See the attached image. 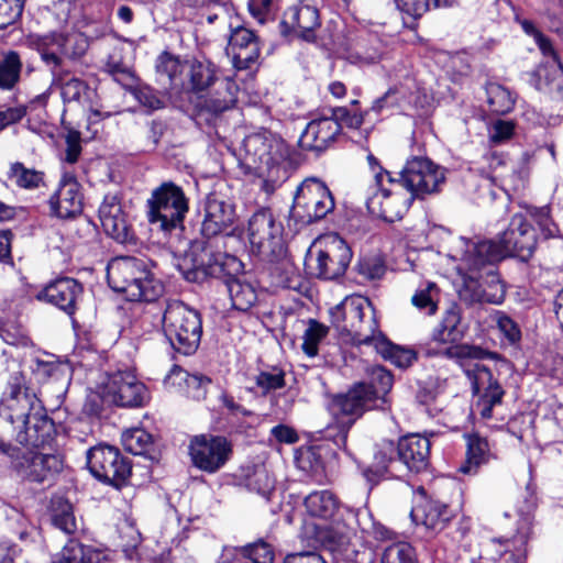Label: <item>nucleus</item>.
<instances>
[{"instance_id":"nucleus-1","label":"nucleus","mask_w":563,"mask_h":563,"mask_svg":"<svg viewBox=\"0 0 563 563\" xmlns=\"http://www.w3.org/2000/svg\"><path fill=\"white\" fill-rule=\"evenodd\" d=\"M235 220L233 203L220 194L211 192L206 198L205 217L201 223V240L191 243L179 271L191 283H203L208 275L230 274L243 269L242 262L227 252L225 233Z\"/></svg>"},{"instance_id":"nucleus-2","label":"nucleus","mask_w":563,"mask_h":563,"mask_svg":"<svg viewBox=\"0 0 563 563\" xmlns=\"http://www.w3.org/2000/svg\"><path fill=\"white\" fill-rule=\"evenodd\" d=\"M0 418L12 426L16 444L42 445L54 441L56 427L36 394L20 373L13 374L0 400Z\"/></svg>"},{"instance_id":"nucleus-3","label":"nucleus","mask_w":563,"mask_h":563,"mask_svg":"<svg viewBox=\"0 0 563 563\" xmlns=\"http://www.w3.org/2000/svg\"><path fill=\"white\" fill-rule=\"evenodd\" d=\"M539 236L536 229L522 213H515L507 229L498 240H468L460 238L455 255L462 264L478 271L486 265H494L506 257L514 256L526 262L537 249Z\"/></svg>"},{"instance_id":"nucleus-4","label":"nucleus","mask_w":563,"mask_h":563,"mask_svg":"<svg viewBox=\"0 0 563 563\" xmlns=\"http://www.w3.org/2000/svg\"><path fill=\"white\" fill-rule=\"evenodd\" d=\"M432 341L449 344L440 353L460 364L471 383L473 394L478 396L476 410L483 419H492L493 410L501 404L505 390L488 367L473 363L486 358L489 352L475 345L456 344L441 323L433 330Z\"/></svg>"},{"instance_id":"nucleus-5","label":"nucleus","mask_w":563,"mask_h":563,"mask_svg":"<svg viewBox=\"0 0 563 563\" xmlns=\"http://www.w3.org/2000/svg\"><path fill=\"white\" fill-rule=\"evenodd\" d=\"M288 156L286 143L275 134L263 131L243 140L239 164L244 174L260 178L262 189L272 194L287 177L285 163Z\"/></svg>"},{"instance_id":"nucleus-6","label":"nucleus","mask_w":563,"mask_h":563,"mask_svg":"<svg viewBox=\"0 0 563 563\" xmlns=\"http://www.w3.org/2000/svg\"><path fill=\"white\" fill-rule=\"evenodd\" d=\"M48 441L38 446L12 444L0 438V454L8 457L11 470L26 483L51 486L64 470V459L57 453H45Z\"/></svg>"},{"instance_id":"nucleus-7","label":"nucleus","mask_w":563,"mask_h":563,"mask_svg":"<svg viewBox=\"0 0 563 563\" xmlns=\"http://www.w3.org/2000/svg\"><path fill=\"white\" fill-rule=\"evenodd\" d=\"M329 313L332 325L350 335L355 344L371 345L380 333L375 309L364 296H346Z\"/></svg>"},{"instance_id":"nucleus-8","label":"nucleus","mask_w":563,"mask_h":563,"mask_svg":"<svg viewBox=\"0 0 563 563\" xmlns=\"http://www.w3.org/2000/svg\"><path fill=\"white\" fill-rule=\"evenodd\" d=\"M146 208L151 225L166 235L184 229L189 199L180 186L173 181H163L152 190Z\"/></svg>"},{"instance_id":"nucleus-9","label":"nucleus","mask_w":563,"mask_h":563,"mask_svg":"<svg viewBox=\"0 0 563 563\" xmlns=\"http://www.w3.org/2000/svg\"><path fill=\"white\" fill-rule=\"evenodd\" d=\"M163 331L170 346L183 355H192L200 345L202 319L199 311L178 300L168 301L163 314Z\"/></svg>"},{"instance_id":"nucleus-10","label":"nucleus","mask_w":563,"mask_h":563,"mask_svg":"<svg viewBox=\"0 0 563 563\" xmlns=\"http://www.w3.org/2000/svg\"><path fill=\"white\" fill-rule=\"evenodd\" d=\"M282 222L277 221L269 208L258 209L249 220L247 234L252 247L269 262H278L283 271L288 274L291 264L286 258Z\"/></svg>"},{"instance_id":"nucleus-11","label":"nucleus","mask_w":563,"mask_h":563,"mask_svg":"<svg viewBox=\"0 0 563 563\" xmlns=\"http://www.w3.org/2000/svg\"><path fill=\"white\" fill-rule=\"evenodd\" d=\"M373 391L365 383L354 385L346 394L338 395L331 402L332 413L336 417V426L327 429V438L332 439L338 448H344L347 433L355 421L366 410L375 408Z\"/></svg>"},{"instance_id":"nucleus-12","label":"nucleus","mask_w":563,"mask_h":563,"mask_svg":"<svg viewBox=\"0 0 563 563\" xmlns=\"http://www.w3.org/2000/svg\"><path fill=\"white\" fill-rule=\"evenodd\" d=\"M351 260L352 251L346 242L338 234H330L319 242L316 255L309 253L305 264L310 275L332 280L345 273Z\"/></svg>"},{"instance_id":"nucleus-13","label":"nucleus","mask_w":563,"mask_h":563,"mask_svg":"<svg viewBox=\"0 0 563 563\" xmlns=\"http://www.w3.org/2000/svg\"><path fill=\"white\" fill-rule=\"evenodd\" d=\"M377 190L367 198L368 211L386 222L400 220L412 202V197L402 192L397 179L388 170L375 175Z\"/></svg>"},{"instance_id":"nucleus-14","label":"nucleus","mask_w":563,"mask_h":563,"mask_svg":"<svg viewBox=\"0 0 563 563\" xmlns=\"http://www.w3.org/2000/svg\"><path fill=\"white\" fill-rule=\"evenodd\" d=\"M335 207L330 189L318 178H307L297 188L291 207L296 221L310 224L323 219Z\"/></svg>"},{"instance_id":"nucleus-15","label":"nucleus","mask_w":563,"mask_h":563,"mask_svg":"<svg viewBox=\"0 0 563 563\" xmlns=\"http://www.w3.org/2000/svg\"><path fill=\"white\" fill-rule=\"evenodd\" d=\"M397 186L404 187L412 199H423L440 191L445 181V169L427 157L408 159L399 173Z\"/></svg>"},{"instance_id":"nucleus-16","label":"nucleus","mask_w":563,"mask_h":563,"mask_svg":"<svg viewBox=\"0 0 563 563\" xmlns=\"http://www.w3.org/2000/svg\"><path fill=\"white\" fill-rule=\"evenodd\" d=\"M90 473L115 488L124 486L132 473L131 461L111 445H98L87 452Z\"/></svg>"},{"instance_id":"nucleus-17","label":"nucleus","mask_w":563,"mask_h":563,"mask_svg":"<svg viewBox=\"0 0 563 563\" xmlns=\"http://www.w3.org/2000/svg\"><path fill=\"white\" fill-rule=\"evenodd\" d=\"M188 452L195 467L213 474L229 461L232 446L224 437L201 434L190 440Z\"/></svg>"},{"instance_id":"nucleus-18","label":"nucleus","mask_w":563,"mask_h":563,"mask_svg":"<svg viewBox=\"0 0 563 563\" xmlns=\"http://www.w3.org/2000/svg\"><path fill=\"white\" fill-rule=\"evenodd\" d=\"M320 25L318 8L309 0H299L285 10L279 29L284 36L294 34L306 42H313Z\"/></svg>"},{"instance_id":"nucleus-19","label":"nucleus","mask_w":563,"mask_h":563,"mask_svg":"<svg viewBox=\"0 0 563 563\" xmlns=\"http://www.w3.org/2000/svg\"><path fill=\"white\" fill-rule=\"evenodd\" d=\"M84 291L82 285L71 277H59L49 282L35 294L38 301L47 302L73 316L77 309V301Z\"/></svg>"},{"instance_id":"nucleus-20","label":"nucleus","mask_w":563,"mask_h":563,"mask_svg":"<svg viewBox=\"0 0 563 563\" xmlns=\"http://www.w3.org/2000/svg\"><path fill=\"white\" fill-rule=\"evenodd\" d=\"M358 530V509L343 508L321 532V540L332 552H344Z\"/></svg>"},{"instance_id":"nucleus-21","label":"nucleus","mask_w":563,"mask_h":563,"mask_svg":"<svg viewBox=\"0 0 563 563\" xmlns=\"http://www.w3.org/2000/svg\"><path fill=\"white\" fill-rule=\"evenodd\" d=\"M108 391L121 407H142L150 400L147 387L132 372H118L108 383Z\"/></svg>"},{"instance_id":"nucleus-22","label":"nucleus","mask_w":563,"mask_h":563,"mask_svg":"<svg viewBox=\"0 0 563 563\" xmlns=\"http://www.w3.org/2000/svg\"><path fill=\"white\" fill-rule=\"evenodd\" d=\"M229 48L233 55V65L238 69H249L257 64L261 55L260 37L243 25L230 23Z\"/></svg>"},{"instance_id":"nucleus-23","label":"nucleus","mask_w":563,"mask_h":563,"mask_svg":"<svg viewBox=\"0 0 563 563\" xmlns=\"http://www.w3.org/2000/svg\"><path fill=\"white\" fill-rule=\"evenodd\" d=\"M52 212L60 219L79 214L82 210V195L76 177L65 172L56 192L49 199Z\"/></svg>"},{"instance_id":"nucleus-24","label":"nucleus","mask_w":563,"mask_h":563,"mask_svg":"<svg viewBox=\"0 0 563 563\" xmlns=\"http://www.w3.org/2000/svg\"><path fill=\"white\" fill-rule=\"evenodd\" d=\"M239 86L231 77H220L207 89L198 102L200 111L218 115L233 108L238 101Z\"/></svg>"},{"instance_id":"nucleus-25","label":"nucleus","mask_w":563,"mask_h":563,"mask_svg":"<svg viewBox=\"0 0 563 563\" xmlns=\"http://www.w3.org/2000/svg\"><path fill=\"white\" fill-rule=\"evenodd\" d=\"M430 441L420 434H408L396 443L397 457L408 471L420 473L428 468L430 463Z\"/></svg>"},{"instance_id":"nucleus-26","label":"nucleus","mask_w":563,"mask_h":563,"mask_svg":"<svg viewBox=\"0 0 563 563\" xmlns=\"http://www.w3.org/2000/svg\"><path fill=\"white\" fill-rule=\"evenodd\" d=\"M99 219L104 232L113 240L125 243L130 238V225L117 195L108 194L99 207Z\"/></svg>"},{"instance_id":"nucleus-27","label":"nucleus","mask_w":563,"mask_h":563,"mask_svg":"<svg viewBox=\"0 0 563 563\" xmlns=\"http://www.w3.org/2000/svg\"><path fill=\"white\" fill-rule=\"evenodd\" d=\"M340 134V126L330 117L310 121L301 133L298 144L302 151L322 152Z\"/></svg>"},{"instance_id":"nucleus-28","label":"nucleus","mask_w":563,"mask_h":563,"mask_svg":"<svg viewBox=\"0 0 563 563\" xmlns=\"http://www.w3.org/2000/svg\"><path fill=\"white\" fill-rule=\"evenodd\" d=\"M551 59L531 74L534 88L555 98H563V63L553 48V54L543 55Z\"/></svg>"},{"instance_id":"nucleus-29","label":"nucleus","mask_w":563,"mask_h":563,"mask_svg":"<svg viewBox=\"0 0 563 563\" xmlns=\"http://www.w3.org/2000/svg\"><path fill=\"white\" fill-rule=\"evenodd\" d=\"M528 541V532L518 530L511 537L492 538L486 547L492 555V560L505 558L504 563H526Z\"/></svg>"},{"instance_id":"nucleus-30","label":"nucleus","mask_w":563,"mask_h":563,"mask_svg":"<svg viewBox=\"0 0 563 563\" xmlns=\"http://www.w3.org/2000/svg\"><path fill=\"white\" fill-rule=\"evenodd\" d=\"M141 268L142 274L134 276L120 294L130 301L153 302L164 294V285L155 277L147 262Z\"/></svg>"},{"instance_id":"nucleus-31","label":"nucleus","mask_w":563,"mask_h":563,"mask_svg":"<svg viewBox=\"0 0 563 563\" xmlns=\"http://www.w3.org/2000/svg\"><path fill=\"white\" fill-rule=\"evenodd\" d=\"M398 463L400 462L397 457L396 443L390 440H383L378 443L373 464L363 471V476L369 484V490L386 475H394L395 466Z\"/></svg>"},{"instance_id":"nucleus-32","label":"nucleus","mask_w":563,"mask_h":563,"mask_svg":"<svg viewBox=\"0 0 563 563\" xmlns=\"http://www.w3.org/2000/svg\"><path fill=\"white\" fill-rule=\"evenodd\" d=\"M64 37L60 32L30 36V45L41 56L51 74L65 67Z\"/></svg>"},{"instance_id":"nucleus-33","label":"nucleus","mask_w":563,"mask_h":563,"mask_svg":"<svg viewBox=\"0 0 563 563\" xmlns=\"http://www.w3.org/2000/svg\"><path fill=\"white\" fill-rule=\"evenodd\" d=\"M492 280L494 282V291L484 289V286L477 278L472 276L465 277L463 286L459 290L461 300L468 305L483 302L500 305L506 296L505 285L498 274H493Z\"/></svg>"},{"instance_id":"nucleus-34","label":"nucleus","mask_w":563,"mask_h":563,"mask_svg":"<svg viewBox=\"0 0 563 563\" xmlns=\"http://www.w3.org/2000/svg\"><path fill=\"white\" fill-rule=\"evenodd\" d=\"M242 269L240 271V273ZM239 272L225 273L219 275H208V277L223 278L227 286L232 307L239 311H249L257 301V291L254 285L246 282L243 277L236 276Z\"/></svg>"},{"instance_id":"nucleus-35","label":"nucleus","mask_w":563,"mask_h":563,"mask_svg":"<svg viewBox=\"0 0 563 563\" xmlns=\"http://www.w3.org/2000/svg\"><path fill=\"white\" fill-rule=\"evenodd\" d=\"M146 261L137 257L122 256L110 261L107 267L109 286L121 292L134 276L142 274V266Z\"/></svg>"},{"instance_id":"nucleus-36","label":"nucleus","mask_w":563,"mask_h":563,"mask_svg":"<svg viewBox=\"0 0 563 563\" xmlns=\"http://www.w3.org/2000/svg\"><path fill=\"white\" fill-rule=\"evenodd\" d=\"M306 512L313 518L332 520L347 506L341 505L336 495L330 489L313 490L303 500Z\"/></svg>"},{"instance_id":"nucleus-37","label":"nucleus","mask_w":563,"mask_h":563,"mask_svg":"<svg viewBox=\"0 0 563 563\" xmlns=\"http://www.w3.org/2000/svg\"><path fill=\"white\" fill-rule=\"evenodd\" d=\"M413 521L433 532L443 530L451 519L449 507L440 501L429 500L411 510Z\"/></svg>"},{"instance_id":"nucleus-38","label":"nucleus","mask_w":563,"mask_h":563,"mask_svg":"<svg viewBox=\"0 0 563 563\" xmlns=\"http://www.w3.org/2000/svg\"><path fill=\"white\" fill-rule=\"evenodd\" d=\"M464 438L466 441V459L459 471L466 475H474L482 464L488 462V442L477 433L465 434Z\"/></svg>"},{"instance_id":"nucleus-39","label":"nucleus","mask_w":563,"mask_h":563,"mask_svg":"<svg viewBox=\"0 0 563 563\" xmlns=\"http://www.w3.org/2000/svg\"><path fill=\"white\" fill-rule=\"evenodd\" d=\"M23 62L21 55L13 49L0 51V91H12L21 80Z\"/></svg>"},{"instance_id":"nucleus-40","label":"nucleus","mask_w":563,"mask_h":563,"mask_svg":"<svg viewBox=\"0 0 563 563\" xmlns=\"http://www.w3.org/2000/svg\"><path fill=\"white\" fill-rule=\"evenodd\" d=\"M51 521L54 527L66 534H73L77 530V520L71 503L63 495L52 496L48 506Z\"/></svg>"},{"instance_id":"nucleus-41","label":"nucleus","mask_w":563,"mask_h":563,"mask_svg":"<svg viewBox=\"0 0 563 563\" xmlns=\"http://www.w3.org/2000/svg\"><path fill=\"white\" fill-rule=\"evenodd\" d=\"M187 68L190 89L195 93L206 91L220 78L217 66L209 59H194Z\"/></svg>"},{"instance_id":"nucleus-42","label":"nucleus","mask_w":563,"mask_h":563,"mask_svg":"<svg viewBox=\"0 0 563 563\" xmlns=\"http://www.w3.org/2000/svg\"><path fill=\"white\" fill-rule=\"evenodd\" d=\"M52 87L59 90L64 103L79 102L87 92V85L80 78L62 68L52 73Z\"/></svg>"},{"instance_id":"nucleus-43","label":"nucleus","mask_w":563,"mask_h":563,"mask_svg":"<svg viewBox=\"0 0 563 563\" xmlns=\"http://www.w3.org/2000/svg\"><path fill=\"white\" fill-rule=\"evenodd\" d=\"M101 560L102 553L99 550L69 540L51 563H100Z\"/></svg>"},{"instance_id":"nucleus-44","label":"nucleus","mask_w":563,"mask_h":563,"mask_svg":"<svg viewBox=\"0 0 563 563\" xmlns=\"http://www.w3.org/2000/svg\"><path fill=\"white\" fill-rule=\"evenodd\" d=\"M188 63L178 56L163 52L156 58L155 69L158 79L170 87H178L181 84L180 75L187 68Z\"/></svg>"},{"instance_id":"nucleus-45","label":"nucleus","mask_w":563,"mask_h":563,"mask_svg":"<svg viewBox=\"0 0 563 563\" xmlns=\"http://www.w3.org/2000/svg\"><path fill=\"white\" fill-rule=\"evenodd\" d=\"M377 353L384 358L389 360L400 368L409 367L416 360V353L393 344L382 332L371 343Z\"/></svg>"},{"instance_id":"nucleus-46","label":"nucleus","mask_w":563,"mask_h":563,"mask_svg":"<svg viewBox=\"0 0 563 563\" xmlns=\"http://www.w3.org/2000/svg\"><path fill=\"white\" fill-rule=\"evenodd\" d=\"M369 384L366 387L373 391V402L377 405V400L385 401V396L390 391L394 383L391 373L383 366L375 365L371 367Z\"/></svg>"},{"instance_id":"nucleus-47","label":"nucleus","mask_w":563,"mask_h":563,"mask_svg":"<svg viewBox=\"0 0 563 563\" xmlns=\"http://www.w3.org/2000/svg\"><path fill=\"white\" fill-rule=\"evenodd\" d=\"M396 8L404 14L418 19L421 18L431 8H449L455 0H394Z\"/></svg>"},{"instance_id":"nucleus-48","label":"nucleus","mask_w":563,"mask_h":563,"mask_svg":"<svg viewBox=\"0 0 563 563\" xmlns=\"http://www.w3.org/2000/svg\"><path fill=\"white\" fill-rule=\"evenodd\" d=\"M122 444L128 452L134 455H144L153 446V437L142 428H134L123 432Z\"/></svg>"},{"instance_id":"nucleus-49","label":"nucleus","mask_w":563,"mask_h":563,"mask_svg":"<svg viewBox=\"0 0 563 563\" xmlns=\"http://www.w3.org/2000/svg\"><path fill=\"white\" fill-rule=\"evenodd\" d=\"M487 102L492 112L505 114L512 110L515 99L511 92L498 84H489L486 88Z\"/></svg>"},{"instance_id":"nucleus-50","label":"nucleus","mask_w":563,"mask_h":563,"mask_svg":"<svg viewBox=\"0 0 563 563\" xmlns=\"http://www.w3.org/2000/svg\"><path fill=\"white\" fill-rule=\"evenodd\" d=\"M360 531L364 537H372L377 541L390 540L393 532L380 522H377L367 508L358 509Z\"/></svg>"},{"instance_id":"nucleus-51","label":"nucleus","mask_w":563,"mask_h":563,"mask_svg":"<svg viewBox=\"0 0 563 563\" xmlns=\"http://www.w3.org/2000/svg\"><path fill=\"white\" fill-rule=\"evenodd\" d=\"M245 486L250 492H254L265 499H268L274 490V479L271 477L265 466L258 465L245 477Z\"/></svg>"},{"instance_id":"nucleus-52","label":"nucleus","mask_w":563,"mask_h":563,"mask_svg":"<svg viewBox=\"0 0 563 563\" xmlns=\"http://www.w3.org/2000/svg\"><path fill=\"white\" fill-rule=\"evenodd\" d=\"M8 176L16 186L25 189L37 188L43 181V173L26 168L19 162L11 165Z\"/></svg>"},{"instance_id":"nucleus-53","label":"nucleus","mask_w":563,"mask_h":563,"mask_svg":"<svg viewBox=\"0 0 563 563\" xmlns=\"http://www.w3.org/2000/svg\"><path fill=\"white\" fill-rule=\"evenodd\" d=\"M527 213L533 220V222L538 225V229L540 231V236L543 240L554 238L558 234L559 229L550 217V207L549 206L529 207L527 209Z\"/></svg>"},{"instance_id":"nucleus-54","label":"nucleus","mask_w":563,"mask_h":563,"mask_svg":"<svg viewBox=\"0 0 563 563\" xmlns=\"http://www.w3.org/2000/svg\"><path fill=\"white\" fill-rule=\"evenodd\" d=\"M328 333V328L316 320H310L308 328L305 330L302 335V351L309 356L313 357L318 354L319 343Z\"/></svg>"},{"instance_id":"nucleus-55","label":"nucleus","mask_w":563,"mask_h":563,"mask_svg":"<svg viewBox=\"0 0 563 563\" xmlns=\"http://www.w3.org/2000/svg\"><path fill=\"white\" fill-rule=\"evenodd\" d=\"M382 563H418L415 549L407 542L388 545L382 555Z\"/></svg>"},{"instance_id":"nucleus-56","label":"nucleus","mask_w":563,"mask_h":563,"mask_svg":"<svg viewBox=\"0 0 563 563\" xmlns=\"http://www.w3.org/2000/svg\"><path fill=\"white\" fill-rule=\"evenodd\" d=\"M239 551L249 563H273L275 556L273 547L264 540L242 547Z\"/></svg>"},{"instance_id":"nucleus-57","label":"nucleus","mask_w":563,"mask_h":563,"mask_svg":"<svg viewBox=\"0 0 563 563\" xmlns=\"http://www.w3.org/2000/svg\"><path fill=\"white\" fill-rule=\"evenodd\" d=\"M64 37V57L68 59H79L82 57L88 47V34L84 32L63 33Z\"/></svg>"},{"instance_id":"nucleus-58","label":"nucleus","mask_w":563,"mask_h":563,"mask_svg":"<svg viewBox=\"0 0 563 563\" xmlns=\"http://www.w3.org/2000/svg\"><path fill=\"white\" fill-rule=\"evenodd\" d=\"M199 11L208 24H213L217 20L231 16L233 8L230 0H202Z\"/></svg>"},{"instance_id":"nucleus-59","label":"nucleus","mask_w":563,"mask_h":563,"mask_svg":"<svg viewBox=\"0 0 563 563\" xmlns=\"http://www.w3.org/2000/svg\"><path fill=\"white\" fill-rule=\"evenodd\" d=\"M507 157L496 151H486L475 163L476 169L485 177L500 176L497 172L506 165Z\"/></svg>"},{"instance_id":"nucleus-60","label":"nucleus","mask_w":563,"mask_h":563,"mask_svg":"<svg viewBox=\"0 0 563 563\" xmlns=\"http://www.w3.org/2000/svg\"><path fill=\"white\" fill-rule=\"evenodd\" d=\"M255 383L263 394H267L285 386V373L279 368L263 371L256 375Z\"/></svg>"},{"instance_id":"nucleus-61","label":"nucleus","mask_w":563,"mask_h":563,"mask_svg":"<svg viewBox=\"0 0 563 563\" xmlns=\"http://www.w3.org/2000/svg\"><path fill=\"white\" fill-rule=\"evenodd\" d=\"M434 290L435 285L432 283H429L426 288L417 290L411 298L412 305L428 316L434 314L438 309L432 294Z\"/></svg>"},{"instance_id":"nucleus-62","label":"nucleus","mask_w":563,"mask_h":563,"mask_svg":"<svg viewBox=\"0 0 563 563\" xmlns=\"http://www.w3.org/2000/svg\"><path fill=\"white\" fill-rule=\"evenodd\" d=\"M498 330L508 340L510 344H516L521 340V330L518 323L503 311H496L494 314Z\"/></svg>"},{"instance_id":"nucleus-63","label":"nucleus","mask_w":563,"mask_h":563,"mask_svg":"<svg viewBox=\"0 0 563 563\" xmlns=\"http://www.w3.org/2000/svg\"><path fill=\"white\" fill-rule=\"evenodd\" d=\"M519 24L522 31L531 36L539 47L542 55L553 54V44L548 36H545L531 20H520Z\"/></svg>"},{"instance_id":"nucleus-64","label":"nucleus","mask_w":563,"mask_h":563,"mask_svg":"<svg viewBox=\"0 0 563 563\" xmlns=\"http://www.w3.org/2000/svg\"><path fill=\"white\" fill-rule=\"evenodd\" d=\"M211 383L210 378L200 374H189L186 380L184 393L187 397L200 400L206 397L207 387Z\"/></svg>"}]
</instances>
